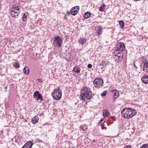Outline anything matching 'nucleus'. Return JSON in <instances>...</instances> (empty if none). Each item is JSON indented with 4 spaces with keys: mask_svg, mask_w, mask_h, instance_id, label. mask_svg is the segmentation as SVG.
I'll return each mask as SVG.
<instances>
[{
    "mask_svg": "<svg viewBox=\"0 0 148 148\" xmlns=\"http://www.w3.org/2000/svg\"><path fill=\"white\" fill-rule=\"evenodd\" d=\"M62 91L59 88L55 89L52 93L53 97L56 100H60L62 97Z\"/></svg>",
    "mask_w": 148,
    "mask_h": 148,
    "instance_id": "f257e3e1",
    "label": "nucleus"
},
{
    "mask_svg": "<svg viewBox=\"0 0 148 148\" xmlns=\"http://www.w3.org/2000/svg\"><path fill=\"white\" fill-rule=\"evenodd\" d=\"M91 90L90 89L87 87H83L81 91V95H80V98L82 100L86 99V93Z\"/></svg>",
    "mask_w": 148,
    "mask_h": 148,
    "instance_id": "f03ea898",
    "label": "nucleus"
},
{
    "mask_svg": "<svg viewBox=\"0 0 148 148\" xmlns=\"http://www.w3.org/2000/svg\"><path fill=\"white\" fill-rule=\"evenodd\" d=\"M103 83L102 79L99 78H96L94 80L93 84L95 87L99 88L103 86Z\"/></svg>",
    "mask_w": 148,
    "mask_h": 148,
    "instance_id": "7ed1b4c3",
    "label": "nucleus"
},
{
    "mask_svg": "<svg viewBox=\"0 0 148 148\" xmlns=\"http://www.w3.org/2000/svg\"><path fill=\"white\" fill-rule=\"evenodd\" d=\"M53 44L55 47H61L62 44V41L61 38L59 36H57L53 39Z\"/></svg>",
    "mask_w": 148,
    "mask_h": 148,
    "instance_id": "20e7f679",
    "label": "nucleus"
},
{
    "mask_svg": "<svg viewBox=\"0 0 148 148\" xmlns=\"http://www.w3.org/2000/svg\"><path fill=\"white\" fill-rule=\"evenodd\" d=\"M79 6H77L73 7L70 10V12H68V14H71L73 16L76 15L79 11Z\"/></svg>",
    "mask_w": 148,
    "mask_h": 148,
    "instance_id": "39448f33",
    "label": "nucleus"
},
{
    "mask_svg": "<svg viewBox=\"0 0 148 148\" xmlns=\"http://www.w3.org/2000/svg\"><path fill=\"white\" fill-rule=\"evenodd\" d=\"M33 97L37 100H40V101L43 100L42 96L38 91H36L34 92Z\"/></svg>",
    "mask_w": 148,
    "mask_h": 148,
    "instance_id": "423d86ee",
    "label": "nucleus"
},
{
    "mask_svg": "<svg viewBox=\"0 0 148 148\" xmlns=\"http://www.w3.org/2000/svg\"><path fill=\"white\" fill-rule=\"evenodd\" d=\"M127 109L128 110V113H129V118H132L136 114L137 112L135 110L131 108H128Z\"/></svg>",
    "mask_w": 148,
    "mask_h": 148,
    "instance_id": "0eeeda50",
    "label": "nucleus"
},
{
    "mask_svg": "<svg viewBox=\"0 0 148 148\" xmlns=\"http://www.w3.org/2000/svg\"><path fill=\"white\" fill-rule=\"evenodd\" d=\"M128 113V110L127 108L123 109L121 112V115L122 117L125 119H130L129 118V114Z\"/></svg>",
    "mask_w": 148,
    "mask_h": 148,
    "instance_id": "6e6552de",
    "label": "nucleus"
},
{
    "mask_svg": "<svg viewBox=\"0 0 148 148\" xmlns=\"http://www.w3.org/2000/svg\"><path fill=\"white\" fill-rule=\"evenodd\" d=\"M142 65H143V70L145 72H147L148 70V62L147 60L142 61Z\"/></svg>",
    "mask_w": 148,
    "mask_h": 148,
    "instance_id": "1a4fd4ad",
    "label": "nucleus"
},
{
    "mask_svg": "<svg viewBox=\"0 0 148 148\" xmlns=\"http://www.w3.org/2000/svg\"><path fill=\"white\" fill-rule=\"evenodd\" d=\"M116 48V50L118 51H124L125 49L124 44L123 43L119 44L117 45Z\"/></svg>",
    "mask_w": 148,
    "mask_h": 148,
    "instance_id": "9d476101",
    "label": "nucleus"
},
{
    "mask_svg": "<svg viewBox=\"0 0 148 148\" xmlns=\"http://www.w3.org/2000/svg\"><path fill=\"white\" fill-rule=\"evenodd\" d=\"M33 144L31 141H28L21 148H31Z\"/></svg>",
    "mask_w": 148,
    "mask_h": 148,
    "instance_id": "9b49d317",
    "label": "nucleus"
},
{
    "mask_svg": "<svg viewBox=\"0 0 148 148\" xmlns=\"http://www.w3.org/2000/svg\"><path fill=\"white\" fill-rule=\"evenodd\" d=\"M112 92H113L114 94V101H115L116 99L119 96V92L116 90H111Z\"/></svg>",
    "mask_w": 148,
    "mask_h": 148,
    "instance_id": "f8f14e48",
    "label": "nucleus"
},
{
    "mask_svg": "<svg viewBox=\"0 0 148 148\" xmlns=\"http://www.w3.org/2000/svg\"><path fill=\"white\" fill-rule=\"evenodd\" d=\"M13 8H12L11 10V15L12 17L14 18H17L19 13H17L13 10Z\"/></svg>",
    "mask_w": 148,
    "mask_h": 148,
    "instance_id": "ddd939ff",
    "label": "nucleus"
},
{
    "mask_svg": "<svg viewBox=\"0 0 148 148\" xmlns=\"http://www.w3.org/2000/svg\"><path fill=\"white\" fill-rule=\"evenodd\" d=\"M141 80L144 83L148 84V76L146 75L143 76L141 77Z\"/></svg>",
    "mask_w": 148,
    "mask_h": 148,
    "instance_id": "4468645a",
    "label": "nucleus"
},
{
    "mask_svg": "<svg viewBox=\"0 0 148 148\" xmlns=\"http://www.w3.org/2000/svg\"><path fill=\"white\" fill-rule=\"evenodd\" d=\"M110 62L107 60H102L99 63L100 66H102L103 67H105L109 65Z\"/></svg>",
    "mask_w": 148,
    "mask_h": 148,
    "instance_id": "2eb2a0df",
    "label": "nucleus"
},
{
    "mask_svg": "<svg viewBox=\"0 0 148 148\" xmlns=\"http://www.w3.org/2000/svg\"><path fill=\"white\" fill-rule=\"evenodd\" d=\"M103 28L102 26H100L98 27V29L95 32L97 35H101L103 32Z\"/></svg>",
    "mask_w": 148,
    "mask_h": 148,
    "instance_id": "dca6fc26",
    "label": "nucleus"
},
{
    "mask_svg": "<svg viewBox=\"0 0 148 148\" xmlns=\"http://www.w3.org/2000/svg\"><path fill=\"white\" fill-rule=\"evenodd\" d=\"M112 55L113 56H122V58H123V54L121 51L120 52H118V51L115 50L113 52Z\"/></svg>",
    "mask_w": 148,
    "mask_h": 148,
    "instance_id": "f3484780",
    "label": "nucleus"
},
{
    "mask_svg": "<svg viewBox=\"0 0 148 148\" xmlns=\"http://www.w3.org/2000/svg\"><path fill=\"white\" fill-rule=\"evenodd\" d=\"M87 41V40L84 38H80L78 41V42L79 44L80 45H84Z\"/></svg>",
    "mask_w": 148,
    "mask_h": 148,
    "instance_id": "a211bd4d",
    "label": "nucleus"
},
{
    "mask_svg": "<svg viewBox=\"0 0 148 148\" xmlns=\"http://www.w3.org/2000/svg\"><path fill=\"white\" fill-rule=\"evenodd\" d=\"M39 120V118L37 116H35L32 119V122L34 124L37 123Z\"/></svg>",
    "mask_w": 148,
    "mask_h": 148,
    "instance_id": "6ab92c4d",
    "label": "nucleus"
},
{
    "mask_svg": "<svg viewBox=\"0 0 148 148\" xmlns=\"http://www.w3.org/2000/svg\"><path fill=\"white\" fill-rule=\"evenodd\" d=\"M29 70L27 67L25 66L24 67L23 70V72L24 74L26 75H29Z\"/></svg>",
    "mask_w": 148,
    "mask_h": 148,
    "instance_id": "aec40b11",
    "label": "nucleus"
},
{
    "mask_svg": "<svg viewBox=\"0 0 148 148\" xmlns=\"http://www.w3.org/2000/svg\"><path fill=\"white\" fill-rule=\"evenodd\" d=\"M92 97V92L91 90L89 91V92H88L86 93L85 96L86 98L88 99H90Z\"/></svg>",
    "mask_w": 148,
    "mask_h": 148,
    "instance_id": "412c9836",
    "label": "nucleus"
},
{
    "mask_svg": "<svg viewBox=\"0 0 148 148\" xmlns=\"http://www.w3.org/2000/svg\"><path fill=\"white\" fill-rule=\"evenodd\" d=\"M114 58L115 59V60L116 62H119L121 61L122 60V58L121 56H113Z\"/></svg>",
    "mask_w": 148,
    "mask_h": 148,
    "instance_id": "4be33fe9",
    "label": "nucleus"
},
{
    "mask_svg": "<svg viewBox=\"0 0 148 148\" xmlns=\"http://www.w3.org/2000/svg\"><path fill=\"white\" fill-rule=\"evenodd\" d=\"M110 115V113L108 110H105L103 112V115L104 117H107Z\"/></svg>",
    "mask_w": 148,
    "mask_h": 148,
    "instance_id": "5701e85b",
    "label": "nucleus"
},
{
    "mask_svg": "<svg viewBox=\"0 0 148 148\" xmlns=\"http://www.w3.org/2000/svg\"><path fill=\"white\" fill-rule=\"evenodd\" d=\"M80 130H82L83 131H84L86 130L87 127V125H86L85 124L82 125L81 126H80Z\"/></svg>",
    "mask_w": 148,
    "mask_h": 148,
    "instance_id": "b1692460",
    "label": "nucleus"
},
{
    "mask_svg": "<svg viewBox=\"0 0 148 148\" xmlns=\"http://www.w3.org/2000/svg\"><path fill=\"white\" fill-rule=\"evenodd\" d=\"M80 70V68L79 67H75L74 68L73 71L75 73H79Z\"/></svg>",
    "mask_w": 148,
    "mask_h": 148,
    "instance_id": "393cba45",
    "label": "nucleus"
},
{
    "mask_svg": "<svg viewBox=\"0 0 148 148\" xmlns=\"http://www.w3.org/2000/svg\"><path fill=\"white\" fill-rule=\"evenodd\" d=\"M91 14L90 12H86L84 14V17L86 18H87L89 17Z\"/></svg>",
    "mask_w": 148,
    "mask_h": 148,
    "instance_id": "a878e982",
    "label": "nucleus"
},
{
    "mask_svg": "<svg viewBox=\"0 0 148 148\" xmlns=\"http://www.w3.org/2000/svg\"><path fill=\"white\" fill-rule=\"evenodd\" d=\"M23 16L22 17V20L24 21H26L27 20V15L25 14V13H22Z\"/></svg>",
    "mask_w": 148,
    "mask_h": 148,
    "instance_id": "bb28decb",
    "label": "nucleus"
},
{
    "mask_svg": "<svg viewBox=\"0 0 148 148\" xmlns=\"http://www.w3.org/2000/svg\"><path fill=\"white\" fill-rule=\"evenodd\" d=\"M119 24L121 28H123L124 26V23L122 21H119Z\"/></svg>",
    "mask_w": 148,
    "mask_h": 148,
    "instance_id": "cd10ccee",
    "label": "nucleus"
},
{
    "mask_svg": "<svg viewBox=\"0 0 148 148\" xmlns=\"http://www.w3.org/2000/svg\"><path fill=\"white\" fill-rule=\"evenodd\" d=\"M101 6L100 7L99 10L101 12H103L104 11L103 8L105 6V5H101Z\"/></svg>",
    "mask_w": 148,
    "mask_h": 148,
    "instance_id": "c85d7f7f",
    "label": "nucleus"
},
{
    "mask_svg": "<svg viewBox=\"0 0 148 148\" xmlns=\"http://www.w3.org/2000/svg\"><path fill=\"white\" fill-rule=\"evenodd\" d=\"M104 119H101L99 122V123L100 125L103 124L105 122V121L104 120Z\"/></svg>",
    "mask_w": 148,
    "mask_h": 148,
    "instance_id": "c756f323",
    "label": "nucleus"
},
{
    "mask_svg": "<svg viewBox=\"0 0 148 148\" xmlns=\"http://www.w3.org/2000/svg\"><path fill=\"white\" fill-rule=\"evenodd\" d=\"M14 67L18 68L20 67V65L18 62H16L14 65Z\"/></svg>",
    "mask_w": 148,
    "mask_h": 148,
    "instance_id": "7c9ffc66",
    "label": "nucleus"
},
{
    "mask_svg": "<svg viewBox=\"0 0 148 148\" xmlns=\"http://www.w3.org/2000/svg\"><path fill=\"white\" fill-rule=\"evenodd\" d=\"M107 91H104L101 94V96L102 97H103L105 96L107 94Z\"/></svg>",
    "mask_w": 148,
    "mask_h": 148,
    "instance_id": "2f4dec72",
    "label": "nucleus"
},
{
    "mask_svg": "<svg viewBox=\"0 0 148 148\" xmlns=\"http://www.w3.org/2000/svg\"><path fill=\"white\" fill-rule=\"evenodd\" d=\"M140 148H148V144H145L142 145Z\"/></svg>",
    "mask_w": 148,
    "mask_h": 148,
    "instance_id": "473e14b6",
    "label": "nucleus"
},
{
    "mask_svg": "<svg viewBox=\"0 0 148 148\" xmlns=\"http://www.w3.org/2000/svg\"><path fill=\"white\" fill-rule=\"evenodd\" d=\"M12 8H13L14 10H16V11H19L20 9L17 6L16 7L15 5H13Z\"/></svg>",
    "mask_w": 148,
    "mask_h": 148,
    "instance_id": "72a5a7b5",
    "label": "nucleus"
},
{
    "mask_svg": "<svg viewBox=\"0 0 148 148\" xmlns=\"http://www.w3.org/2000/svg\"><path fill=\"white\" fill-rule=\"evenodd\" d=\"M5 107L6 108L8 109L9 107V106L8 103L7 102H5Z\"/></svg>",
    "mask_w": 148,
    "mask_h": 148,
    "instance_id": "f704fd0d",
    "label": "nucleus"
},
{
    "mask_svg": "<svg viewBox=\"0 0 148 148\" xmlns=\"http://www.w3.org/2000/svg\"><path fill=\"white\" fill-rule=\"evenodd\" d=\"M87 66L88 68H91L92 67V65L90 64H88V65Z\"/></svg>",
    "mask_w": 148,
    "mask_h": 148,
    "instance_id": "c9c22d12",
    "label": "nucleus"
},
{
    "mask_svg": "<svg viewBox=\"0 0 148 148\" xmlns=\"http://www.w3.org/2000/svg\"><path fill=\"white\" fill-rule=\"evenodd\" d=\"M124 148H131V147L130 145H127Z\"/></svg>",
    "mask_w": 148,
    "mask_h": 148,
    "instance_id": "e433bc0d",
    "label": "nucleus"
},
{
    "mask_svg": "<svg viewBox=\"0 0 148 148\" xmlns=\"http://www.w3.org/2000/svg\"><path fill=\"white\" fill-rule=\"evenodd\" d=\"M36 141L37 142H41L40 140L39 139H37Z\"/></svg>",
    "mask_w": 148,
    "mask_h": 148,
    "instance_id": "4c0bfd02",
    "label": "nucleus"
},
{
    "mask_svg": "<svg viewBox=\"0 0 148 148\" xmlns=\"http://www.w3.org/2000/svg\"><path fill=\"white\" fill-rule=\"evenodd\" d=\"M13 8V9H14V8ZM14 10V12H16L17 13H19V12H18L19 11H16V10Z\"/></svg>",
    "mask_w": 148,
    "mask_h": 148,
    "instance_id": "58836bf2",
    "label": "nucleus"
},
{
    "mask_svg": "<svg viewBox=\"0 0 148 148\" xmlns=\"http://www.w3.org/2000/svg\"><path fill=\"white\" fill-rule=\"evenodd\" d=\"M99 145H98L97 146H96V148H99Z\"/></svg>",
    "mask_w": 148,
    "mask_h": 148,
    "instance_id": "ea45409f",
    "label": "nucleus"
},
{
    "mask_svg": "<svg viewBox=\"0 0 148 148\" xmlns=\"http://www.w3.org/2000/svg\"><path fill=\"white\" fill-rule=\"evenodd\" d=\"M134 66L136 68V69H137V67L135 65V64H134Z\"/></svg>",
    "mask_w": 148,
    "mask_h": 148,
    "instance_id": "a19ab883",
    "label": "nucleus"
},
{
    "mask_svg": "<svg viewBox=\"0 0 148 148\" xmlns=\"http://www.w3.org/2000/svg\"><path fill=\"white\" fill-rule=\"evenodd\" d=\"M95 140H94L93 141V143H95Z\"/></svg>",
    "mask_w": 148,
    "mask_h": 148,
    "instance_id": "79ce46f5",
    "label": "nucleus"
},
{
    "mask_svg": "<svg viewBox=\"0 0 148 148\" xmlns=\"http://www.w3.org/2000/svg\"><path fill=\"white\" fill-rule=\"evenodd\" d=\"M135 1H139L140 0H134Z\"/></svg>",
    "mask_w": 148,
    "mask_h": 148,
    "instance_id": "37998d69",
    "label": "nucleus"
},
{
    "mask_svg": "<svg viewBox=\"0 0 148 148\" xmlns=\"http://www.w3.org/2000/svg\"><path fill=\"white\" fill-rule=\"evenodd\" d=\"M140 68H141V67H142V65H140Z\"/></svg>",
    "mask_w": 148,
    "mask_h": 148,
    "instance_id": "c03bdc74",
    "label": "nucleus"
},
{
    "mask_svg": "<svg viewBox=\"0 0 148 148\" xmlns=\"http://www.w3.org/2000/svg\"><path fill=\"white\" fill-rule=\"evenodd\" d=\"M68 36H67V35H66L65 36V37H67Z\"/></svg>",
    "mask_w": 148,
    "mask_h": 148,
    "instance_id": "a18cd8bd",
    "label": "nucleus"
},
{
    "mask_svg": "<svg viewBox=\"0 0 148 148\" xmlns=\"http://www.w3.org/2000/svg\"><path fill=\"white\" fill-rule=\"evenodd\" d=\"M40 82L42 83V82Z\"/></svg>",
    "mask_w": 148,
    "mask_h": 148,
    "instance_id": "49530a36",
    "label": "nucleus"
}]
</instances>
